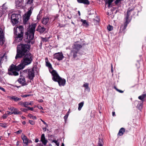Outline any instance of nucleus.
<instances>
[{
  "instance_id": "f257e3e1",
  "label": "nucleus",
  "mask_w": 146,
  "mask_h": 146,
  "mask_svg": "<svg viewBox=\"0 0 146 146\" xmlns=\"http://www.w3.org/2000/svg\"><path fill=\"white\" fill-rule=\"evenodd\" d=\"M36 27V24L33 23L27 29V32L26 33L27 37L25 39V41L28 43L33 44L34 42L33 38Z\"/></svg>"
},
{
  "instance_id": "f03ea898",
  "label": "nucleus",
  "mask_w": 146,
  "mask_h": 146,
  "mask_svg": "<svg viewBox=\"0 0 146 146\" xmlns=\"http://www.w3.org/2000/svg\"><path fill=\"white\" fill-rule=\"evenodd\" d=\"M30 46L28 44H20L17 47V53L15 56L16 59L24 56L26 53L29 52Z\"/></svg>"
},
{
  "instance_id": "7ed1b4c3",
  "label": "nucleus",
  "mask_w": 146,
  "mask_h": 146,
  "mask_svg": "<svg viewBox=\"0 0 146 146\" xmlns=\"http://www.w3.org/2000/svg\"><path fill=\"white\" fill-rule=\"evenodd\" d=\"M26 66L21 61V63L17 66L12 64L8 69V74L10 75L16 76L19 75V73L15 70L19 71L24 68Z\"/></svg>"
},
{
  "instance_id": "20e7f679",
  "label": "nucleus",
  "mask_w": 146,
  "mask_h": 146,
  "mask_svg": "<svg viewBox=\"0 0 146 146\" xmlns=\"http://www.w3.org/2000/svg\"><path fill=\"white\" fill-rule=\"evenodd\" d=\"M23 27L21 26H19L18 28H14V33L15 39L14 43H16L22 40L23 38Z\"/></svg>"
},
{
  "instance_id": "39448f33",
  "label": "nucleus",
  "mask_w": 146,
  "mask_h": 146,
  "mask_svg": "<svg viewBox=\"0 0 146 146\" xmlns=\"http://www.w3.org/2000/svg\"><path fill=\"white\" fill-rule=\"evenodd\" d=\"M52 73V80L54 81L57 82L60 86H64L65 85L66 81L65 79L60 77L55 71H53Z\"/></svg>"
},
{
  "instance_id": "423d86ee",
  "label": "nucleus",
  "mask_w": 146,
  "mask_h": 146,
  "mask_svg": "<svg viewBox=\"0 0 146 146\" xmlns=\"http://www.w3.org/2000/svg\"><path fill=\"white\" fill-rule=\"evenodd\" d=\"M134 9V7L131 8H129L128 9L127 12L126 16L125 18V21L124 24L123 25H121V26L120 31L121 32L124 33V30H125L127 26V24L130 22V20L128 19L129 17L131 14V12L133 11Z\"/></svg>"
},
{
  "instance_id": "0eeeda50",
  "label": "nucleus",
  "mask_w": 146,
  "mask_h": 146,
  "mask_svg": "<svg viewBox=\"0 0 146 146\" xmlns=\"http://www.w3.org/2000/svg\"><path fill=\"white\" fill-rule=\"evenodd\" d=\"M24 56L23 59L21 61L25 66L30 64L33 60V55L30 53H28Z\"/></svg>"
},
{
  "instance_id": "6e6552de",
  "label": "nucleus",
  "mask_w": 146,
  "mask_h": 146,
  "mask_svg": "<svg viewBox=\"0 0 146 146\" xmlns=\"http://www.w3.org/2000/svg\"><path fill=\"white\" fill-rule=\"evenodd\" d=\"M22 72L25 73V74L27 75V77L31 80H32L35 76L33 68L25 70Z\"/></svg>"
},
{
  "instance_id": "1a4fd4ad",
  "label": "nucleus",
  "mask_w": 146,
  "mask_h": 146,
  "mask_svg": "<svg viewBox=\"0 0 146 146\" xmlns=\"http://www.w3.org/2000/svg\"><path fill=\"white\" fill-rule=\"evenodd\" d=\"M34 7L33 6L31 7L28 9V11L25 14V16L23 18V23H25L29 19V18L32 13Z\"/></svg>"
},
{
  "instance_id": "9d476101",
  "label": "nucleus",
  "mask_w": 146,
  "mask_h": 146,
  "mask_svg": "<svg viewBox=\"0 0 146 146\" xmlns=\"http://www.w3.org/2000/svg\"><path fill=\"white\" fill-rule=\"evenodd\" d=\"M64 56L62 52L55 53L53 55V58L56 59L59 61L62 60L64 58Z\"/></svg>"
},
{
  "instance_id": "9b49d317",
  "label": "nucleus",
  "mask_w": 146,
  "mask_h": 146,
  "mask_svg": "<svg viewBox=\"0 0 146 146\" xmlns=\"http://www.w3.org/2000/svg\"><path fill=\"white\" fill-rule=\"evenodd\" d=\"M5 41L4 33L2 29L0 28V45H3Z\"/></svg>"
},
{
  "instance_id": "f8f14e48",
  "label": "nucleus",
  "mask_w": 146,
  "mask_h": 146,
  "mask_svg": "<svg viewBox=\"0 0 146 146\" xmlns=\"http://www.w3.org/2000/svg\"><path fill=\"white\" fill-rule=\"evenodd\" d=\"M18 81L19 83L23 86L27 85L25 79L24 77L21 76V78H19L18 80Z\"/></svg>"
},
{
  "instance_id": "ddd939ff",
  "label": "nucleus",
  "mask_w": 146,
  "mask_h": 146,
  "mask_svg": "<svg viewBox=\"0 0 146 146\" xmlns=\"http://www.w3.org/2000/svg\"><path fill=\"white\" fill-rule=\"evenodd\" d=\"M78 51L77 50H75L72 48L71 51L70 55L73 56V58H75L77 56Z\"/></svg>"
},
{
  "instance_id": "4468645a",
  "label": "nucleus",
  "mask_w": 146,
  "mask_h": 146,
  "mask_svg": "<svg viewBox=\"0 0 146 146\" xmlns=\"http://www.w3.org/2000/svg\"><path fill=\"white\" fill-rule=\"evenodd\" d=\"M22 139L23 143L25 145V146L27 145L29 143L31 142V141L29 140L25 135H24L22 137Z\"/></svg>"
},
{
  "instance_id": "2eb2a0df",
  "label": "nucleus",
  "mask_w": 146,
  "mask_h": 146,
  "mask_svg": "<svg viewBox=\"0 0 146 146\" xmlns=\"http://www.w3.org/2000/svg\"><path fill=\"white\" fill-rule=\"evenodd\" d=\"M7 97L11 100H13L15 102H17L21 100V98L15 96H9Z\"/></svg>"
},
{
  "instance_id": "dca6fc26",
  "label": "nucleus",
  "mask_w": 146,
  "mask_h": 146,
  "mask_svg": "<svg viewBox=\"0 0 146 146\" xmlns=\"http://www.w3.org/2000/svg\"><path fill=\"white\" fill-rule=\"evenodd\" d=\"M40 141L44 145H45L46 144L47 141V140L46 139L44 134H42L40 139Z\"/></svg>"
},
{
  "instance_id": "f3484780",
  "label": "nucleus",
  "mask_w": 146,
  "mask_h": 146,
  "mask_svg": "<svg viewBox=\"0 0 146 146\" xmlns=\"http://www.w3.org/2000/svg\"><path fill=\"white\" fill-rule=\"evenodd\" d=\"M46 66L48 68L50 72L52 74V72L53 71L55 70H53L51 64L48 61H46Z\"/></svg>"
},
{
  "instance_id": "a211bd4d",
  "label": "nucleus",
  "mask_w": 146,
  "mask_h": 146,
  "mask_svg": "<svg viewBox=\"0 0 146 146\" xmlns=\"http://www.w3.org/2000/svg\"><path fill=\"white\" fill-rule=\"evenodd\" d=\"M46 29V28L44 27L39 26L36 29V31L41 33H43Z\"/></svg>"
},
{
  "instance_id": "6ab92c4d",
  "label": "nucleus",
  "mask_w": 146,
  "mask_h": 146,
  "mask_svg": "<svg viewBox=\"0 0 146 146\" xmlns=\"http://www.w3.org/2000/svg\"><path fill=\"white\" fill-rule=\"evenodd\" d=\"M21 17V16L19 14H13L11 16V19H13V20L17 19L19 20Z\"/></svg>"
},
{
  "instance_id": "aec40b11",
  "label": "nucleus",
  "mask_w": 146,
  "mask_h": 146,
  "mask_svg": "<svg viewBox=\"0 0 146 146\" xmlns=\"http://www.w3.org/2000/svg\"><path fill=\"white\" fill-rule=\"evenodd\" d=\"M23 0H17L15 2L16 6L17 7H21L23 4Z\"/></svg>"
},
{
  "instance_id": "412c9836",
  "label": "nucleus",
  "mask_w": 146,
  "mask_h": 146,
  "mask_svg": "<svg viewBox=\"0 0 146 146\" xmlns=\"http://www.w3.org/2000/svg\"><path fill=\"white\" fill-rule=\"evenodd\" d=\"M121 0H116L115 3L116 5H117L121 1ZM113 1V0H108L107 3L108 4V7H110L111 3Z\"/></svg>"
},
{
  "instance_id": "4be33fe9",
  "label": "nucleus",
  "mask_w": 146,
  "mask_h": 146,
  "mask_svg": "<svg viewBox=\"0 0 146 146\" xmlns=\"http://www.w3.org/2000/svg\"><path fill=\"white\" fill-rule=\"evenodd\" d=\"M82 47V46L80 44L77 43H75L74 45L73 48L75 50H77L78 51Z\"/></svg>"
},
{
  "instance_id": "5701e85b",
  "label": "nucleus",
  "mask_w": 146,
  "mask_h": 146,
  "mask_svg": "<svg viewBox=\"0 0 146 146\" xmlns=\"http://www.w3.org/2000/svg\"><path fill=\"white\" fill-rule=\"evenodd\" d=\"M77 1L79 3H82L86 5H89L90 4V2L88 0H77Z\"/></svg>"
},
{
  "instance_id": "b1692460",
  "label": "nucleus",
  "mask_w": 146,
  "mask_h": 146,
  "mask_svg": "<svg viewBox=\"0 0 146 146\" xmlns=\"http://www.w3.org/2000/svg\"><path fill=\"white\" fill-rule=\"evenodd\" d=\"M49 18L48 17H45L43 18L42 20V23L43 24L46 25L48 23Z\"/></svg>"
},
{
  "instance_id": "393cba45",
  "label": "nucleus",
  "mask_w": 146,
  "mask_h": 146,
  "mask_svg": "<svg viewBox=\"0 0 146 146\" xmlns=\"http://www.w3.org/2000/svg\"><path fill=\"white\" fill-rule=\"evenodd\" d=\"M13 114L14 115L21 114L22 112L19 111L18 109L15 108L13 111Z\"/></svg>"
},
{
  "instance_id": "a878e982",
  "label": "nucleus",
  "mask_w": 146,
  "mask_h": 146,
  "mask_svg": "<svg viewBox=\"0 0 146 146\" xmlns=\"http://www.w3.org/2000/svg\"><path fill=\"white\" fill-rule=\"evenodd\" d=\"M125 132V129L123 128H121L119 132V133H118V135L119 136L122 135Z\"/></svg>"
},
{
  "instance_id": "bb28decb",
  "label": "nucleus",
  "mask_w": 146,
  "mask_h": 146,
  "mask_svg": "<svg viewBox=\"0 0 146 146\" xmlns=\"http://www.w3.org/2000/svg\"><path fill=\"white\" fill-rule=\"evenodd\" d=\"M104 142L102 139L99 138L97 146H103Z\"/></svg>"
},
{
  "instance_id": "cd10ccee",
  "label": "nucleus",
  "mask_w": 146,
  "mask_h": 146,
  "mask_svg": "<svg viewBox=\"0 0 146 146\" xmlns=\"http://www.w3.org/2000/svg\"><path fill=\"white\" fill-rule=\"evenodd\" d=\"M81 21L83 25L85 27H87L88 26V24L86 20L81 19Z\"/></svg>"
},
{
  "instance_id": "c85d7f7f",
  "label": "nucleus",
  "mask_w": 146,
  "mask_h": 146,
  "mask_svg": "<svg viewBox=\"0 0 146 146\" xmlns=\"http://www.w3.org/2000/svg\"><path fill=\"white\" fill-rule=\"evenodd\" d=\"M84 104V102H82L79 104L78 107V110L80 111L81 110Z\"/></svg>"
},
{
  "instance_id": "c756f323",
  "label": "nucleus",
  "mask_w": 146,
  "mask_h": 146,
  "mask_svg": "<svg viewBox=\"0 0 146 146\" xmlns=\"http://www.w3.org/2000/svg\"><path fill=\"white\" fill-rule=\"evenodd\" d=\"M11 19L12 23L13 25L18 23L19 22V20H17V19L13 20V19Z\"/></svg>"
},
{
  "instance_id": "7c9ffc66",
  "label": "nucleus",
  "mask_w": 146,
  "mask_h": 146,
  "mask_svg": "<svg viewBox=\"0 0 146 146\" xmlns=\"http://www.w3.org/2000/svg\"><path fill=\"white\" fill-rule=\"evenodd\" d=\"M146 97V94H143L142 95L139 96L138 97V98L141 100H143V99L145 98Z\"/></svg>"
},
{
  "instance_id": "2f4dec72",
  "label": "nucleus",
  "mask_w": 146,
  "mask_h": 146,
  "mask_svg": "<svg viewBox=\"0 0 146 146\" xmlns=\"http://www.w3.org/2000/svg\"><path fill=\"white\" fill-rule=\"evenodd\" d=\"M89 84L87 83H86L84 84L83 87H84L86 88V89L90 90V88L88 87Z\"/></svg>"
},
{
  "instance_id": "473e14b6",
  "label": "nucleus",
  "mask_w": 146,
  "mask_h": 146,
  "mask_svg": "<svg viewBox=\"0 0 146 146\" xmlns=\"http://www.w3.org/2000/svg\"><path fill=\"white\" fill-rule=\"evenodd\" d=\"M31 102H25V104L24 105V107L26 108H27L28 105H31Z\"/></svg>"
},
{
  "instance_id": "72a5a7b5",
  "label": "nucleus",
  "mask_w": 146,
  "mask_h": 146,
  "mask_svg": "<svg viewBox=\"0 0 146 146\" xmlns=\"http://www.w3.org/2000/svg\"><path fill=\"white\" fill-rule=\"evenodd\" d=\"M2 7L3 12H5V10H6L7 8L6 3H4Z\"/></svg>"
},
{
  "instance_id": "f704fd0d",
  "label": "nucleus",
  "mask_w": 146,
  "mask_h": 146,
  "mask_svg": "<svg viewBox=\"0 0 146 146\" xmlns=\"http://www.w3.org/2000/svg\"><path fill=\"white\" fill-rule=\"evenodd\" d=\"M107 29L109 31H110L112 30L113 27L112 26L109 25L107 27Z\"/></svg>"
},
{
  "instance_id": "c9c22d12",
  "label": "nucleus",
  "mask_w": 146,
  "mask_h": 146,
  "mask_svg": "<svg viewBox=\"0 0 146 146\" xmlns=\"http://www.w3.org/2000/svg\"><path fill=\"white\" fill-rule=\"evenodd\" d=\"M42 40L43 42H46L48 41V38H43L41 37Z\"/></svg>"
},
{
  "instance_id": "e433bc0d",
  "label": "nucleus",
  "mask_w": 146,
  "mask_h": 146,
  "mask_svg": "<svg viewBox=\"0 0 146 146\" xmlns=\"http://www.w3.org/2000/svg\"><path fill=\"white\" fill-rule=\"evenodd\" d=\"M137 107L139 108L140 110L143 107V104L142 103H141L140 104H138L137 105Z\"/></svg>"
},
{
  "instance_id": "4c0bfd02",
  "label": "nucleus",
  "mask_w": 146,
  "mask_h": 146,
  "mask_svg": "<svg viewBox=\"0 0 146 146\" xmlns=\"http://www.w3.org/2000/svg\"><path fill=\"white\" fill-rule=\"evenodd\" d=\"M52 142L54 143L57 146H59V143L58 142V140H52Z\"/></svg>"
},
{
  "instance_id": "58836bf2",
  "label": "nucleus",
  "mask_w": 146,
  "mask_h": 146,
  "mask_svg": "<svg viewBox=\"0 0 146 146\" xmlns=\"http://www.w3.org/2000/svg\"><path fill=\"white\" fill-rule=\"evenodd\" d=\"M33 0H28L27 3V4H31V3H33Z\"/></svg>"
},
{
  "instance_id": "ea45409f",
  "label": "nucleus",
  "mask_w": 146,
  "mask_h": 146,
  "mask_svg": "<svg viewBox=\"0 0 146 146\" xmlns=\"http://www.w3.org/2000/svg\"><path fill=\"white\" fill-rule=\"evenodd\" d=\"M0 126L2 127L5 128L7 127V126L6 125V124L3 123H0Z\"/></svg>"
},
{
  "instance_id": "a19ab883",
  "label": "nucleus",
  "mask_w": 146,
  "mask_h": 146,
  "mask_svg": "<svg viewBox=\"0 0 146 146\" xmlns=\"http://www.w3.org/2000/svg\"><path fill=\"white\" fill-rule=\"evenodd\" d=\"M20 110L21 111H22L23 112H26L28 110L27 109L22 108H21L20 109Z\"/></svg>"
},
{
  "instance_id": "79ce46f5",
  "label": "nucleus",
  "mask_w": 146,
  "mask_h": 146,
  "mask_svg": "<svg viewBox=\"0 0 146 146\" xmlns=\"http://www.w3.org/2000/svg\"><path fill=\"white\" fill-rule=\"evenodd\" d=\"M18 104L20 105H21L23 106H24L25 102H19Z\"/></svg>"
},
{
  "instance_id": "37998d69",
  "label": "nucleus",
  "mask_w": 146,
  "mask_h": 146,
  "mask_svg": "<svg viewBox=\"0 0 146 146\" xmlns=\"http://www.w3.org/2000/svg\"><path fill=\"white\" fill-rule=\"evenodd\" d=\"M29 122L32 125H34L35 124V122L32 120H29Z\"/></svg>"
},
{
  "instance_id": "c03bdc74",
  "label": "nucleus",
  "mask_w": 146,
  "mask_h": 146,
  "mask_svg": "<svg viewBox=\"0 0 146 146\" xmlns=\"http://www.w3.org/2000/svg\"><path fill=\"white\" fill-rule=\"evenodd\" d=\"M15 108L13 107H11L10 108H9L8 109L10 111H13Z\"/></svg>"
},
{
  "instance_id": "a18cd8bd",
  "label": "nucleus",
  "mask_w": 146,
  "mask_h": 146,
  "mask_svg": "<svg viewBox=\"0 0 146 146\" xmlns=\"http://www.w3.org/2000/svg\"><path fill=\"white\" fill-rule=\"evenodd\" d=\"M30 95H27V94H25V95H21V96L23 97H26L28 96H30Z\"/></svg>"
},
{
  "instance_id": "49530a36",
  "label": "nucleus",
  "mask_w": 146,
  "mask_h": 146,
  "mask_svg": "<svg viewBox=\"0 0 146 146\" xmlns=\"http://www.w3.org/2000/svg\"><path fill=\"white\" fill-rule=\"evenodd\" d=\"M115 88L116 89V90L119 92L120 93H122L123 92V91H122L121 90H119L118 89H117V88H116V87H115Z\"/></svg>"
},
{
  "instance_id": "de8ad7c7",
  "label": "nucleus",
  "mask_w": 146,
  "mask_h": 146,
  "mask_svg": "<svg viewBox=\"0 0 146 146\" xmlns=\"http://www.w3.org/2000/svg\"><path fill=\"white\" fill-rule=\"evenodd\" d=\"M31 115L30 117L31 118H32L33 119H36V116H33L31 115Z\"/></svg>"
},
{
  "instance_id": "09e8293b",
  "label": "nucleus",
  "mask_w": 146,
  "mask_h": 146,
  "mask_svg": "<svg viewBox=\"0 0 146 146\" xmlns=\"http://www.w3.org/2000/svg\"><path fill=\"white\" fill-rule=\"evenodd\" d=\"M0 90H1L4 92H5L6 91L5 89L1 87V86H0Z\"/></svg>"
},
{
  "instance_id": "8fccbe9b",
  "label": "nucleus",
  "mask_w": 146,
  "mask_h": 146,
  "mask_svg": "<svg viewBox=\"0 0 146 146\" xmlns=\"http://www.w3.org/2000/svg\"><path fill=\"white\" fill-rule=\"evenodd\" d=\"M7 112H8V114L9 115H12L13 114V112L12 111H7Z\"/></svg>"
},
{
  "instance_id": "3c124183",
  "label": "nucleus",
  "mask_w": 146,
  "mask_h": 146,
  "mask_svg": "<svg viewBox=\"0 0 146 146\" xmlns=\"http://www.w3.org/2000/svg\"><path fill=\"white\" fill-rule=\"evenodd\" d=\"M37 107L39 109L43 110V108L41 106H38Z\"/></svg>"
},
{
  "instance_id": "603ef678",
  "label": "nucleus",
  "mask_w": 146,
  "mask_h": 146,
  "mask_svg": "<svg viewBox=\"0 0 146 146\" xmlns=\"http://www.w3.org/2000/svg\"><path fill=\"white\" fill-rule=\"evenodd\" d=\"M28 109L29 110H30L31 111H33V108H31L30 107H28Z\"/></svg>"
},
{
  "instance_id": "864d4df0",
  "label": "nucleus",
  "mask_w": 146,
  "mask_h": 146,
  "mask_svg": "<svg viewBox=\"0 0 146 146\" xmlns=\"http://www.w3.org/2000/svg\"><path fill=\"white\" fill-rule=\"evenodd\" d=\"M68 117L66 116V115L64 117V119L65 121L67 119Z\"/></svg>"
},
{
  "instance_id": "5fc2aeb1",
  "label": "nucleus",
  "mask_w": 146,
  "mask_h": 146,
  "mask_svg": "<svg viewBox=\"0 0 146 146\" xmlns=\"http://www.w3.org/2000/svg\"><path fill=\"white\" fill-rule=\"evenodd\" d=\"M22 131L21 130H19L17 131L16 133H17V134H19V133H20Z\"/></svg>"
},
{
  "instance_id": "6e6d98bb",
  "label": "nucleus",
  "mask_w": 146,
  "mask_h": 146,
  "mask_svg": "<svg viewBox=\"0 0 146 146\" xmlns=\"http://www.w3.org/2000/svg\"><path fill=\"white\" fill-rule=\"evenodd\" d=\"M111 72H113V66H112V64H111Z\"/></svg>"
},
{
  "instance_id": "4d7b16f0",
  "label": "nucleus",
  "mask_w": 146,
  "mask_h": 146,
  "mask_svg": "<svg viewBox=\"0 0 146 146\" xmlns=\"http://www.w3.org/2000/svg\"><path fill=\"white\" fill-rule=\"evenodd\" d=\"M43 122V123L45 125H47L46 123L43 120H42V119L41 120Z\"/></svg>"
},
{
  "instance_id": "13d9d810",
  "label": "nucleus",
  "mask_w": 146,
  "mask_h": 146,
  "mask_svg": "<svg viewBox=\"0 0 146 146\" xmlns=\"http://www.w3.org/2000/svg\"><path fill=\"white\" fill-rule=\"evenodd\" d=\"M38 141H39V140H38V139H35V142L37 143L38 142Z\"/></svg>"
},
{
  "instance_id": "bf43d9fd",
  "label": "nucleus",
  "mask_w": 146,
  "mask_h": 146,
  "mask_svg": "<svg viewBox=\"0 0 146 146\" xmlns=\"http://www.w3.org/2000/svg\"><path fill=\"white\" fill-rule=\"evenodd\" d=\"M38 101L39 102H43V101L41 99V100H38Z\"/></svg>"
},
{
  "instance_id": "052dcab7",
  "label": "nucleus",
  "mask_w": 146,
  "mask_h": 146,
  "mask_svg": "<svg viewBox=\"0 0 146 146\" xmlns=\"http://www.w3.org/2000/svg\"><path fill=\"white\" fill-rule=\"evenodd\" d=\"M3 118L4 119H5L6 118V117H7V116H6V115H3Z\"/></svg>"
},
{
  "instance_id": "680f3d73",
  "label": "nucleus",
  "mask_w": 146,
  "mask_h": 146,
  "mask_svg": "<svg viewBox=\"0 0 146 146\" xmlns=\"http://www.w3.org/2000/svg\"><path fill=\"white\" fill-rule=\"evenodd\" d=\"M112 114L113 116H114L115 115V112L114 111L112 112Z\"/></svg>"
},
{
  "instance_id": "e2e57ef3",
  "label": "nucleus",
  "mask_w": 146,
  "mask_h": 146,
  "mask_svg": "<svg viewBox=\"0 0 146 146\" xmlns=\"http://www.w3.org/2000/svg\"><path fill=\"white\" fill-rule=\"evenodd\" d=\"M78 15L79 16H80V11H78Z\"/></svg>"
},
{
  "instance_id": "0e129e2a",
  "label": "nucleus",
  "mask_w": 146,
  "mask_h": 146,
  "mask_svg": "<svg viewBox=\"0 0 146 146\" xmlns=\"http://www.w3.org/2000/svg\"><path fill=\"white\" fill-rule=\"evenodd\" d=\"M69 114V113H67L66 114V115L68 117Z\"/></svg>"
},
{
  "instance_id": "69168bd1",
  "label": "nucleus",
  "mask_w": 146,
  "mask_h": 146,
  "mask_svg": "<svg viewBox=\"0 0 146 146\" xmlns=\"http://www.w3.org/2000/svg\"><path fill=\"white\" fill-rule=\"evenodd\" d=\"M67 18L69 19H70L71 18V16L70 17H69V16H67Z\"/></svg>"
},
{
  "instance_id": "338daca9",
  "label": "nucleus",
  "mask_w": 146,
  "mask_h": 146,
  "mask_svg": "<svg viewBox=\"0 0 146 146\" xmlns=\"http://www.w3.org/2000/svg\"><path fill=\"white\" fill-rule=\"evenodd\" d=\"M19 144V142L18 141H17V143H16V145H18Z\"/></svg>"
},
{
  "instance_id": "774afa93",
  "label": "nucleus",
  "mask_w": 146,
  "mask_h": 146,
  "mask_svg": "<svg viewBox=\"0 0 146 146\" xmlns=\"http://www.w3.org/2000/svg\"><path fill=\"white\" fill-rule=\"evenodd\" d=\"M22 123L24 125L25 124V121H23V122H22Z\"/></svg>"
}]
</instances>
